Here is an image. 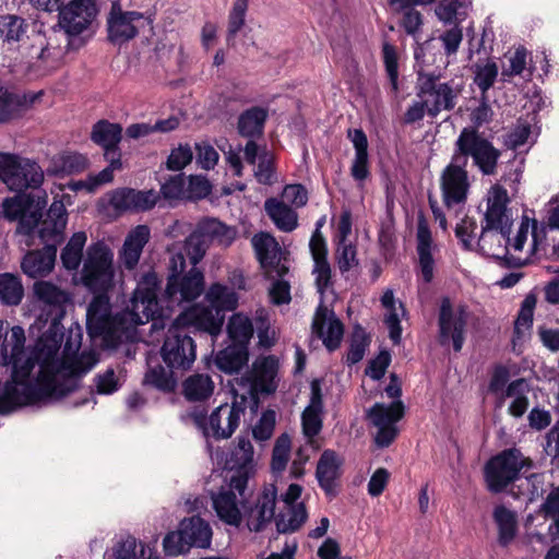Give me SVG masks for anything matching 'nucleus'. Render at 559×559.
Wrapping results in <instances>:
<instances>
[{
  "label": "nucleus",
  "instance_id": "obj_1",
  "mask_svg": "<svg viewBox=\"0 0 559 559\" xmlns=\"http://www.w3.org/2000/svg\"><path fill=\"white\" fill-rule=\"evenodd\" d=\"M46 337V331L39 336L34 348L24 350L25 333L21 326L11 329L10 337L3 345L4 357L10 358L15 380L25 383L38 402L48 399L58 400L73 392L79 386V379L97 364L94 350L78 353L81 335L74 340L70 335L62 352L61 343L56 347Z\"/></svg>",
  "mask_w": 559,
  "mask_h": 559
},
{
  "label": "nucleus",
  "instance_id": "obj_2",
  "mask_svg": "<svg viewBox=\"0 0 559 559\" xmlns=\"http://www.w3.org/2000/svg\"><path fill=\"white\" fill-rule=\"evenodd\" d=\"M162 280L154 271L141 275L126 307L111 316L109 297L106 293L95 296L87 307L86 328L91 336H102L115 344L133 341L136 328L152 321L153 329H163L164 313L159 306L158 293Z\"/></svg>",
  "mask_w": 559,
  "mask_h": 559
},
{
  "label": "nucleus",
  "instance_id": "obj_3",
  "mask_svg": "<svg viewBox=\"0 0 559 559\" xmlns=\"http://www.w3.org/2000/svg\"><path fill=\"white\" fill-rule=\"evenodd\" d=\"M543 212L539 223L524 215L513 240L509 237L510 231L484 226L477 247L483 254L495 259L507 258L508 263L515 266L523 265L531 255L539 252L547 254L549 247L556 253L558 246L555 242L550 245L547 237L548 231L559 229V203L556 197L551 198Z\"/></svg>",
  "mask_w": 559,
  "mask_h": 559
},
{
  "label": "nucleus",
  "instance_id": "obj_4",
  "mask_svg": "<svg viewBox=\"0 0 559 559\" xmlns=\"http://www.w3.org/2000/svg\"><path fill=\"white\" fill-rule=\"evenodd\" d=\"M454 145L451 163L443 169L440 179L443 203L449 209L466 201L469 182L465 167L468 157L484 175L496 173L500 157L499 150L472 128H464Z\"/></svg>",
  "mask_w": 559,
  "mask_h": 559
},
{
  "label": "nucleus",
  "instance_id": "obj_5",
  "mask_svg": "<svg viewBox=\"0 0 559 559\" xmlns=\"http://www.w3.org/2000/svg\"><path fill=\"white\" fill-rule=\"evenodd\" d=\"M209 306L194 305L178 316V323L193 324L195 330L216 337L224 324V311H230L238 306L239 297L234 288L221 283L212 284L205 293Z\"/></svg>",
  "mask_w": 559,
  "mask_h": 559
},
{
  "label": "nucleus",
  "instance_id": "obj_6",
  "mask_svg": "<svg viewBox=\"0 0 559 559\" xmlns=\"http://www.w3.org/2000/svg\"><path fill=\"white\" fill-rule=\"evenodd\" d=\"M114 253L104 242L88 246L81 271L82 284L93 293H107L114 287Z\"/></svg>",
  "mask_w": 559,
  "mask_h": 559
},
{
  "label": "nucleus",
  "instance_id": "obj_7",
  "mask_svg": "<svg viewBox=\"0 0 559 559\" xmlns=\"http://www.w3.org/2000/svg\"><path fill=\"white\" fill-rule=\"evenodd\" d=\"M34 293L41 304V314L39 320L49 322L46 330V337L55 348L57 342L63 340V326L61 320L66 313V304L69 301V295L49 282H37L34 285Z\"/></svg>",
  "mask_w": 559,
  "mask_h": 559
},
{
  "label": "nucleus",
  "instance_id": "obj_8",
  "mask_svg": "<svg viewBox=\"0 0 559 559\" xmlns=\"http://www.w3.org/2000/svg\"><path fill=\"white\" fill-rule=\"evenodd\" d=\"M237 231L215 218H204L185 240V248L191 265H197L205 255L210 241L227 247L236 239Z\"/></svg>",
  "mask_w": 559,
  "mask_h": 559
},
{
  "label": "nucleus",
  "instance_id": "obj_9",
  "mask_svg": "<svg viewBox=\"0 0 559 559\" xmlns=\"http://www.w3.org/2000/svg\"><path fill=\"white\" fill-rule=\"evenodd\" d=\"M0 180L10 189L37 188L44 181L41 167L33 159L0 152Z\"/></svg>",
  "mask_w": 559,
  "mask_h": 559
},
{
  "label": "nucleus",
  "instance_id": "obj_10",
  "mask_svg": "<svg viewBox=\"0 0 559 559\" xmlns=\"http://www.w3.org/2000/svg\"><path fill=\"white\" fill-rule=\"evenodd\" d=\"M530 465L531 462L518 449L502 451L488 461L485 466L488 489L492 492L502 491L519 477L522 468L530 467Z\"/></svg>",
  "mask_w": 559,
  "mask_h": 559
},
{
  "label": "nucleus",
  "instance_id": "obj_11",
  "mask_svg": "<svg viewBox=\"0 0 559 559\" xmlns=\"http://www.w3.org/2000/svg\"><path fill=\"white\" fill-rule=\"evenodd\" d=\"M194 328L193 324L178 323V317L168 329L162 347V357L171 369H189L195 360V344L191 336L183 333L185 328Z\"/></svg>",
  "mask_w": 559,
  "mask_h": 559
},
{
  "label": "nucleus",
  "instance_id": "obj_12",
  "mask_svg": "<svg viewBox=\"0 0 559 559\" xmlns=\"http://www.w3.org/2000/svg\"><path fill=\"white\" fill-rule=\"evenodd\" d=\"M471 312L466 306H453L449 298H443L440 305L438 325L441 345L452 343L453 349L460 352L465 341Z\"/></svg>",
  "mask_w": 559,
  "mask_h": 559
},
{
  "label": "nucleus",
  "instance_id": "obj_13",
  "mask_svg": "<svg viewBox=\"0 0 559 559\" xmlns=\"http://www.w3.org/2000/svg\"><path fill=\"white\" fill-rule=\"evenodd\" d=\"M153 20L142 12L123 11L118 2L112 3L107 17L108 39L123 44L133 39L142 28L152 27Z\"/></svg>",
  "mask_w": 559,
  "mask_h": 559
},
{
  "label": "nucleus",
  "instance_id": "obj_14",
  "mask_svg": "<svg viewBox=\"0 0 559 559\" xmlns=\"http://www.w3.org/2000/svg\"><path fill=\"white\" fill-rule=\"evenodd\" d=\"M251 245L265 278L289 273L286 252L270 233L260 231L253 235Z\"/></svg>",
  "mask_w": 559,
  "mask_h": 559
},
{
  "label": "nucleus",
  "instance_id": "obj_15",
  "mask_svg": "<svg viewBox=\"0 0 559 559\" xmlns=\"http://www.w3.org/2000/svg\"><path fill=\"white\" fill-rule=\"evenodd\" d=\"M245 411L246 407L241 403H226L215 408L207 419L194 416V421L205 437L211 436L217 440L228 439L239 426Z\"/></svg>",
  "mask_w": 559,
  "mask_h": 559
},
{
  "label": "nucleus",
  "instance_id": "obj_16",
  "mask_svg": "<svg viewBox=\"0 0 559 559\" xmlns=\"http://www.w3.org/2000/svg\"><path fill=\"white\" fill-rule=\"evenodd\" d=\"M459 92L449 83H441L435 75H420L417 96L425 100L427 114L435 118L442 110H452L456 105Z\"/></svg>",
  "mask_w": 559,
  "mask_h": 559
},
{
  "label": "nucleus",
  "instance_id": "obj_17",
  "mask_svg": "<svg viewBox=\"0 0 559 559\" xmlns=\"http://www.w3.org/2000/svg\"><path fill=\"white\" fill-rule=\"evenodd\" d=\"M404 415V405L401 401H394L390 405L376 404L368 413V416L378 432L374 441L378 447H389L397 436L395 423Z\"/></svg>",
  "mask_w": 559,
  "mask_h": 559
},
{
  "label": "nucleus",
  "instance_id": "obj_18",
  "mask_svg": "<svg viewBox=\"0 0 559 559\" xmlns=\"http://www.w3.org/2000/svg\"><path fill=\"white\" fill-rule=\"evenodd\" d=\"M58 11L59 25L69 35L82 34L92 25L98 13L93 0H71Z\"/></svg>",
  "mask_w": 559,
  "mask_h": 559
},
{
  "label": "nucleus",
  "instance_id": "obj_19",
  "mask_svg": "<svg viewBox=\"0 0 559 559\" xmlns=\"http://www.w3.org/2000/svg\"><path fill=\"white\" fill-rule=\"evenodd\" d=\"M47 201L46 198H38L37 201V215L39 238L49 245H55L62 239L63 231L67 226V211L62 201H53L50 205L47 216L44 221H40L41 210L45 207Z\"/></svg>",
  "mask_w": 559,
  "mask_h": 559
},
{
  "label": "nucleus",
  "instance_id": "obj_20",
  "mask_svg": "<svg viewBox=\"0 0 559 559\" xmlns=\"http://www.w3.org/2000/svg\"><path fill=\"white\" fill-rule=\"evenodd\" d=\"M204 289L203 273L192 265L191 270L178 277H168L165 294L171 304H181L198 298Z\"/></svg>",
  "mask_w": 559,
  "mask_h": 559
},
{
  "label": "nucleus",
  "instance_id": "obj_21",
  "mask_svg": "<svg viewBox=\"0 0 559 559\" xmlns=\"http://www.w3.org/2000/svg\"><path fill=\"white\" fill-rule=\"evenodd\" d=\"M277 489L270 484L259 492L252 507L245 511L247 526L252 532L263 531L275 515Z\"/></svg>",
  "mask_w": 559,
  "mask_h": 559
},
{
  "label": "nucleus",
  "instance_id": "obj_22",
  "mask_svg": "<svg viewBox=\"0 0 559 559\" xmlns=\"http://www.w3.org/2000/svg\"><path fill=\"white\" fill-rule=\"evenodd\" d=\"M235 473L230 476V486L240 497L247 488L250 473L254 467V450L251 441L246 437H239L230 456Z\"/></svg>",
  "mask_w": 559,
  "mask_h": 559
},
{
  "label": "nucleus",
  "instance_id": "obj_23",
  "mask_svg": "<svg viewBox=\"0 0 559 559\" xmlns=\"http://www.w3.org/2000/svg\"><path fill=\"white\" fill-rule=\"evenodd\" d=\"M508 192L501 186H493L487 193V210L485 213V227L510 231L513 217L508 207Z\"/></svg>",
  "mask_w": 559,
  "mask_h": 559
},
{
  "label": "nucleus",
  "instance_id": "obj_24",
  "mask_svg": "<svg viewBox=\"0 0 559 559\" xmlns=\"http://www.w3.org/2000/svg\"><path fill=\"white\" fill-rule=\"evenodd\" d=\"M312 331L322 340L329 350L336 349L344 334L342 322L333 310L322 302L318 306L312 321Z\"/></svg>",
  "mask_w": 559,
  "mask_h": 559
},
{
  "label": "nucleus",
  "instance_id": "obj_25",
  "mask_svg": "<svg viewBox=\"0 0 559 559\" xmlns=\"http://www.w3.org/2000/svg\"><path fill=\"white\" fill-rule=\"evenodd\" d=\"M313 260L312 274L318 293L323 296L332 287V270L328 261V248L323 236L316 231L309 242Z\"/></svg>",
  "mask_w": 559,
  "mask_h": 559
},
{
  "label": "nucleus",
  "instance_id": "obj_26",
  "mask_svg": "<svg viewBox=\"0 0 559 559\" xmlns=\"http://www.w3.org/2000/svg\"><path fill=\"white\" fill-rule=\"evenodd\" d=\"M3 216L9 221L19 219L17 231L31 235L38 224L37 211H31V199L26 195L7 198L2 203Z\"/></svg>",
  "mask_w": 559,
  "mask_h": 559
},
{
  "label": "nucleus",
  "instance_id": "obj_27",
  "mask_svg": "<svg viewBox=\"0 0 559 559\" xmlns=\"http://www.w3.org/2000/svg\"><path fill=\"white\" fill-rule=\"evenodd\" d=\"M150 238L151 231L146 225H138L128 233L118 252L119 262L123 269L128 271L135 270Z\"/></svg>",
  "mask_w": 559,
  "mask_h": 559
},
{
  "label": "nucleus",
  "instance_id": "obj_28",
  "mask_svg": "<svg viewBox=\"0 0 559 559\" xmlns=\"http://www.w3.org/2000/svg\"><path fill=\"white\" fill-rule=\"evenodd\" d=\"M323 401L320 383L311 382V396L308 406L301 414L302 432L312 444L313 438L321 431L323 423Z\"/></svg>",
  "mask_w": 559,
  "mask_h": 559
},
{
  "label": "nucleus",
  "instance_id": "obj_29",
  "mask_svg": "<svg viewBox=\"0 0 559 559\" xmlns=\"http://www.w3.org/2000/svg\"><path fill=\"white\" fill-rule=\"evenodd\" d=\"M158 195L155 191H136L133 189L116 190L110 198V204L118 211H147L157 202Z\"/></svg>",
  "mask_w": 559,
  "mask_h": 559
},
{
  "label": "nucleus",
  "instance_id": "obj_30",
  "mask_svg": "<svg viewBox=\"0 0 559 559\" xmlns=\"http://www.w3.org/2000/svg\"><path fill=\"white\" fill-rule=\"evenodd\" d=\"M34 393L25 383L12 377L11 382L0 389V414H8L21 406L39 403Z\"/></svg>",
  "mask_w": 559,
  "mask_h": 559
},
{
  "label": "nucleus",
  "instance_id": "obj_31",
  "mask_svg": "<svg viewBox=\"0 0 559 559\" xmlns=\"http://www.w3.org/2000/svg\"><path fill=\"white\" fill-rule=\"evenodd\" d=\"M539 513L546 519H550L547 533L535 532L528 534L531 542H536L542 546H549L555 543L559 535V488H554L548 495L546 501L540 507Z\"/></svg>",
  "mask_w": 559,
  "mask_h": 559
},
{
  "label": "nucleus",
  "instance_id": "obj_32",
  "mask_svg": "<svg viewBox=\"0 0 559 559\" xmlns=\"http://www.w3.org/2000/svg\"><path fill=\"white\" fill-rule=\"evenodd\" d=\"M56 254V246L49 243L40 250L29 251L22 260V271L32 278L44 277L52 271Z\"/></svg>",
  "mask_w": 559,
  "mask_h": 559
},
{
  "label": "nucleus",
  "instance_id": "obj_33",
  "mask_svg": "<svg viewBox=\"0 0 559 559\" xmlns=\"http://www.w3.org/2000/svg\"><path fill=\"white\" fill-rule=\"evenodd\" d=\"M237 491L231 488H222L218 493L212 496L213 508L217 516L226 524L239 526L242 520V514L239 509V500Z\"/></svg>",
  "mask_w": 559,
  "mask_h": 559
},
{
  "label": "nucleus",
  "instance_id": "obj_34",
  "mask_svg": "<svg viewBox=\"0 0 559 559\" xmlns=\"http://www.w3.org/2000/svg\"><path fill=\"white\" fill-rule=\"evenodd\" d=\"M39 96L40 94L20 96L0 87V123L20 118Z\"/></svg>",
  "mask_w": 559,
  "mask_h": 559
},
{
  "label": "nucleus",
  "instance_id": "obj_35",
  "mask_svg": "<svg viewBox=\"0 0 559 559\" xmlns=\"http://www.w3.org/2000/svg\"><path fill=\"white\" fill-rule=\"evenodd\" d=\"M278 361L272 357H262L254 361L252 368V388L263 393H272L276 389Z\"/></svg>",
  "mask_w": 559,
  "mask_h": 559
},
{
  "label": "nucleus",
  "instance_id": "obj_36",
  "mask_svg": "<svg viewBox=\"0 0 559 559\" xmlns=\"http://www.w3.org/2000/svg\"><path fill=\"white\" fill-rule=\"evenodd\" d=\"M343 460L333 450H324L318 461L316 475L325 492L334 490L335 479L340 476Z\"/></svg>",
  "mask_w": 559,
  "mask_h": 559
},
{
  "label": "nucleus",
  "instance_id": "obj_37",
  "mask_svg": "<svg viewBox=\"0 0 559 559\" xmlns=\"http://www.w3.org/2000/svg\"><path fill=\"white\" fill-rule=\"evenodd\" d=\"M348 138L355 148V157L350 167V175L356 181L362 182L369 176L368 140L361 129L348 130Z\"/></svg>",
  "mask_w": 559,
  "mask_h": 559
},
{
  "label": "nucleus",
  "instance_id": "obj_38",
  "mask_svg": "<svg viewBox=\"0 0 559 559\" xmlns=\"http://www.w3.org/2000/svg\"><path fill=\"white\" fill-rule=\"evenodd\" d=\"M417 253L423 280L429 283L433 277L435 261L432 258L431 233L424 221H419L417 226Z\"/></svg>",
  "mask_w": 559,
  "mask_h": 559
},
{
  "label": "nucleus",
  "instance_id": "obj_39",
  "mask_svg": "<svg viewBox=\"0 0 559 559\" xmlns=\"http://www.w3.org/2000/svg\"><path fill=\"white\" fill-rule=\"evenodd\" d=\"M264 210L276 226L284 233H292L298 226V214L295 210L277 199H267L264 203Z\"/></svg>",
  "mask_w": 559,
  "mask_h": 559
},
{
  "label": "nucleus",
  "instance_id": "obj_40",
  "mask_svg": "<svg viewBox=\"0 0 559 559\" xmlns=\"http://www.w3.org/2000/svg\"><path fill=\"white\" fill-rule=\"evenodd\" d=\"M187 542L194 547L207 548L212 540V528L200 516L183 519L180 523Z\"/></svg>",
  "mask_w": 559,
  "mask_h": 559
},
{
  "label": "nucleus",
  "instance_id": "obj_41",
  "mask_svg": "<svg viewBox=\"0 0 559 559\" xmlns=\"http://www.w3.org/2000/svg\"><path fill=\"white\" fill-rule=\"evenodd\" d=\"M530 385L525 379H516L510 382L503 394V403L511 399L508 413L513 417H522L530 406L528 395Z\"/></svg>",
  "mask_w": 559,
  "mask_h": 559
},
{
  "label": "nucleus",
  "instance_id": "obj_42",
  "mask_svg": "<svg viewBox=\"0 0 559 559\" xmlns=\"http://www.w3.org/2000/svg\"><path fill=\"white\" fill-rule=\"evenodd\" d=\"M122 129L117 123H111L106 120H100L94 124L91 138L92 140L103 146L106 155H116V147L121 139Z\"/></svg>",
  "mask_w": 559,
  "mask_h": 559
},
{
  "label": "nucleus",
  "instance_id": "obj_43",
  "mask_svg": "<svg viewBox=\"0 0 559 559\" xmlns=\"http://www.w3.org/2000/svg\"><path fill=\"white\" fill-rule=\"evenodd\" d=\"M381 304L386 309L388 313L385 314L384 322L389 329L390 338L394 344H399L402 335L401 328V316L404 314L403 305L400 304L396 306L394 294L392 289H386L382 297Z\"/></svg>",
  "mask_w": 559,
  "mask_h": 559
},
{
  "label": "nucleus",
  "instance_id": "obj_44",
  "mask_svg": "<svg viewBox=\"0 0 559 559\" xmlns=\"http://www.w3.org/2000/svg\"><path fill=\"white\" fill-rule=\"evenodd\" d=\"M247 361V347L235 343L221 350L215 359L217 368L226 373L238 372Z\"/></svg>",
  "mask_w": 559,
  "mask_h": 559
},
{
  "label": "nucleus",
  "instance_id": "obj_45",
  "mask_svg": "<svg viewBox=\"0 0 559 559\" xmlns=\"http://www.w3.org/2000/svg\"><path fill=\"white\" fill-rule=\"evenodd\" d=\"M493 520L498 527V542L501 546H508L515 537L518 531V519L515 512L498 506L493 510Z\"/></svg>",
  "mask_w": 559,
  "mask_h": 559
},
{
  "label": "nucleus",
  "instance_id": "obj_46",
  "mask_svg": "<svg viewBox=\"0 0 559 559\" xmlns=\"http://www.w3.org/2000/svg\"><path fill=\"white\" fill-rule=\"evenodd\" d=\"M267 110L261 107H252L239 116L238 131L242 136L254 138L263 133Z\"/></svg>",
  "mask_w": 559,
  "mask_h": 559
},
{
  "label": "nucleus",
  "instance_id": "obj_47",
  "mask_svg": "<svg viewBox=\"0 0 559 559\" xmlns=\"http://www.w3.org/2000/svg\"><path fill=\"white\" fill-rule=\"evenodd\" d=\"M254 328L252 320L242 312L234 313L227 323L229 338L238 345L246 346L253 336Z\"/></svg>",
  "mask_w": 559,
  "mask_h": 559
},
{
  "label": "nucleus",
  "instance_id": "obj_48",
  "mask_svg": "<svg viewBox=\"0 0 559 559\" xmlns=\"http://www.w3.org/2000/svg\"><path fill=\"white\" fill-rule=\"evenodd\" d=\"M214 391V382L207 374L195 373L183 382V393L189 401H203Z\"/></svg>",
  "mask_w": 559,
  "mask_h": 559
},
{
  "label": "nucleus",
  "instance_id": "obj_49",
  "mask_svg": "<svg viewBox=\"0 0 559 559\" xmlns=\"http://www.w3.org/2000/svg\"><path fill=\"white\" fill-rule=\"evenodd\" d=\"M527 58L528 52L524 47L507 52L501 64V81L510 82L513 76L523 75L526 71Z\"/></svg>",
  "mask_w": 559,
  "mask_h": 559
},
{
  "label": "nucleus",
  "instance_id": "obj_50",
  "mask_svg": "<svg viewBox=\"0 0 559 559\" xmlns=\"http://www.w3.org/2000/svg\"><path fill=\"white\" fill-rule=\"evenodd\" d=\"M86 234L84 231L75 233L67 246L63 248L61 252V262L62 265L70 271H74L79 267L83 259V248L86 242Z\"/></svg>",
  "mask_w": 559,
  "mask_h": 559
},
{
  "label": "nucleus",
  "instance_id": "obj_51",
  "mask_svg": "<svg viewBox=\"0 0 559 559\" xmlns=\"http://www.w3.org/2000/svg\"><path fill=\"white\" fill-rule=\"evenodd\" d=\"M24 296V288L19 276L11 273L0 274V300L8 306H17Z\"/></svg>",
  "mask_w": 559,
  "mask_h": 559
},
{
  "label": "nucleus",
  "instance_id": "obj_52",
  "mask_svg": "<svg viewBox=\"0 0 559 559\" xmlns=\"http://www.w3.org/2000/svg\"><path fill=\"white\" fill-rule=\"evenodd\" d=\"M471 4V0H442L435 12L443 23L461 22L465 19Z\"/></svg>",
  "mask_w": 559,
  "mask_h": 559
},
{
  "label": "nucleus",
  "instance_id": "obj_53",
  "mask_svg": "<svg viewBox=\"0 0 559 559\" xmlns=\"http://www.w3.org/2000/svg\"><path fill=\"white\" fill-rule=\"evenodd\" d=\"M473 69L474 83L480 90L481 96H484L493 86L499 74V67L493 60L487 59L476 62Z\"/></svg>",
  "mask_w": 559,
  "mask_h": 559
},
{
  "label": "nucleus",
  "instance_id": "obj_54",
  "mask_svg": "<svg viewBox=\"0 0 559 559\" xmlns=\"http://www.w3.org/2000/svg\"><path fill=\"white\" fill-rule=\"evenodd\" d=\"M25 21L13 14L0 16V38L8 44L17 43L26 33Z\"/></svg>",
  "mask_w": 559,
  "mask_h": 559
},
{
  "label": "nucleus",
  "instance_id": "obj_55",
  "mask_svg": "<svg viewBox=\"0 0 559 559\" xmlns=\"http://www.w3.org/2000/svg\"><path fill=\"white\" fill-rule=\"evenodd\" d=\"M536 304L537 297L533 293L526 295L521 304L518 318L514 322V333L519 340L524 337L526 333L532 329Z\"/></svg>",
  "mask_w": 559,
  "mask_h": 559
},
{
  "label": "nucleus",
  "instance_id": "obj_56",
  "mask_svg": "<svg viewBox=\"0 0 559 559\" xmlns=\"http://www.w3.org/2000/svg\"><path fill=\"white\" fill-rule=\"evenodd\" d=\"M307 520V511L302 503L288 506L286 514L276 520V528L280 533H292L297 531Z\"/></svg>",
  "mask_w": 559,
  "mask_h": 559
},
{
  "label": "nucleus",
  "instance_id": "obj_57",
  "mask_svg": "<svg viewBox=\"0 0 559 559\" xmlns=\"http://www.w3.org/2000/svg\"><path fill=\"white\" fill-rule=\"evenodd\" d=\"M53 174L64 173L72 174L82 171L86 165L87 159L85 156L79 153H63L56 156L53 159Z\"/></svg>",
  "mask_w": 559,
  "mask_h": 559
},
{
  "label": "nucleus",
  "instance_id": "obj_58",
  "mask_svg": "<svg viewBox=\"0 0 559 559\" xmlns=\"http://www.w3.org/2000/svg\"><path fill=\"white\" fill-rule=\"evenodd\" d=\"M144 382L164 392H170L176 386L173 374L160 365L147 370Z\"/></svg>",
  "mask_w": 559,
  "mask_h": 559
},
{
  "label": "nucleus",
  "instance_id": "obj_59",
  "mask_svg": "<svg viewBox=\"0 0 559 559\" xmlns=\"http://www.w3.org/2000/svg\"><path fill=\"white\" fill-rule=\"evenodd\" d=\"M336 265L342 274L349 272L358 266L356 247L352 242H341L336 245L335 250Z\"/></svg>",
  "mask_w": 559,
  "mask_h": 559
},
{
  "label": "nucleus",
  "instance_id": "obj_60",
  "mask_svg": "<svg viewBox=\"0 0 559 559\" xmlns=\"http://www.w3.org/2000/svg\"><path fill=\"white\" fill-rule=\"evenodd\" d=\"M292 441L288 435L280 436L272 453L271 467L274 473H282L288 463Z\"/></svg>",
  "mask_w": 559,
  "mask_h": 559
},
{
  "label": "nucleus",
  "instance_id": "obj_61",
  "mask_svg": "<svg viewBox=\"0 0 559 559\" xmlns=\"http://www.w3.org/2000/svg\"><path fill=\"white\" fill-rule=\"evenodd\" d=\"M287 274L269 278L272 281L269 287L270 301L275 306L287 305L292 300L290 296V284L286 280Z\"/></svg>",
  "mask_w": 559,
  "mask_h": 559
},
{
  "label": "nucleus",
  "instance_id": "obj_62",
  "mask_svg": "<svg viewBox=\"0 0 559 559\" xmlns=\"http://www.w3.org/2000/svg\"><path fill=\"white\" fill-rule=\"evenodd\" d=\"M254 321L259 343L264 347H271L275 341V331L270 326L269 311L264 308L257 309Z\"/></svg>",
  "mask_w": 559,
  "mask_h": 559
},
{
  "label": "nucleus",
  "instance_id": "obj_63",
  "mask_svg": "<svg viewBox=\"0 0 559 559\" xmlns=\"http://www.w3.org/2000/svg\"><path fill=\"white\" fill-rule=\"evenodd\" d=\"M169 253V262H168V271L169 277H178L183 275V272L187 267L186 257L188 258L185 242L183 243H173L168 247Z\"/></svg>",
  "mask_w": 559,
  "mask_h": 559
},
{
  "label": "nucleus",
  "instance_id": "obj_64",
  "mask_svg": "<svg viewBox=\"0 0 559 559\" xmlns=\"http://www.w3.org/2000/svg\"><path fill=\"white\" fill-rule=\"evenodd\" d=\"M116 559H144L145 547L142 543H138L134 537H127L119 543L116 551Z\"/></svg>",
  "mask_w": 559,
  "mask_h": 559
}]
</instances>
